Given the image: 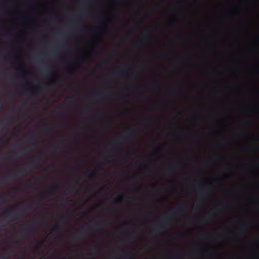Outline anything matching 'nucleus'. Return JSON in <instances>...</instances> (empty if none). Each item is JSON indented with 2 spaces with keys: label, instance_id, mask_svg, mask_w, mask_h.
<instances>
[{
  "label": "nucleus",
  "instance_id": "f03ea898",
  "mask_svg": "<svg viewBox=\"0 0 259 259\" xmlns=\"http://www.w3.org/2000/svg\"><path fill=\"white\" fill-rule=\"evenodd\" d=\"M137 133V130L134 129L130 131H127L120 135V138H115L113 142L115 144H120L122 141L132 142L133 141L134 136Z\"/></svg>",
  "mask_w": 259,
  "mask_h": 259
},
{
  "label": "nucleus",
  "instance_id": "680f3d73",
  "mask_svg": "<svg viewBox=\"0 0 259 259\" xmlns=\"http://www.w3.org/2000/svg\"><path fill=\"white\" fill-rule=\"evenodd\" d=\"M162 103L161 102H159L158 104H161Z\"/></svg>",
  "mask_w": 259,
  "mask_h": 259
},
{
  "label": "nucleus",
  "instance_id": "72a5a7b5",
  "mask_svg": "<svg viewBox=\"0 0 259 259\" xmlns=\"http://www.w3.org/2000/svg\"><path fill=\"white\" fill-rule=\"evenodd\" d=\"M20 91L22 93H26V92L28 91V90H27V89H22V90H21Z\"/></svg>",
  "mask_w": 259,
  "mask_h": 259
},
{
  "label": "nucleus",
  "instance_id": "2eb2a0df",
  "mask_svg": "<svg viewBox=\"0 0 259 259\" xmlns=\"http://www.w3.org/2000/svg\"><path fill=\"white\" fill-rule=\"evenodd\" d=\"M181 165L179 163H178L177 164H175V165H171V166H169L168 167V170L170 171V172H172L174 170V169H175L176 167L177 166H180Z\"/></svg>",
  "mask_w": 259,
  "mask_h": 259
},
{
  "label": "nucleus",
  "instance_id": "4c0bfd02",
  "mask_svg": "<svg viewBox=\"0 0 259 259\" xmlns=\"http://www.w3.org/2000/svg\"><path fill=\"white\" fill-rule=\"evenodd\" d=\"M192 111L194 113H197L198 112V110L197 109H194V110H192Z\"/></svg>",
  "mask_w": 259,
  "mask_h": 259
},
{
  "label": "nucleus",
  "instance_id": "c03bdc74",
  "mask_svg": "<svg viewBox=\"0 0 259 259\" xmlns=\"http://www.w3.org/2000/svg\"><path fill=\"white\" fill-rule=\"evenodd\" d=\"M147 119H148L150 121V122H152L153 120L151 118L148 117L147 118Z\"/></svg>",
  "mask_w": 259,
  "mask_h": 259
},
{
  "label": "nucleus",
  "instance_id": "0e129e2a",
  "mask_svg": "<svg viewBox=\"0 0 259 259\" xmlns=\"http://www.w3.org/2000/svg\"><path fill=\"white\" fill-rule=\"evenodd\" d=\"M79 15V13H77L76 14V15H77V16H78Z\"/></svg>",
  "mask_w": 259,
  "mask_h": 259
},
{
  "label": "nucleus",
  "instance_id": "4be33fe9",
  "mask_svg": "<svg viewBox=\"0 0 259 259\" xmlns=\"http://www.w3.org/2000/svg\"><path fill=\"white\" fill-rule=\"evenodd\" d=\"M165 55V53H161L156 54V57L158 58H163Z\"/></svg>",
  "mask_w": 259,
  "mask_h": 259
},
{
  "label": "nucleus",
  "instance_id": "f3484780",
  "mask_svg": "<svg viewBox=\"0 0 259 259\" xmlns=\"http://www.w3.org/2000/svg\"><path fill=\"white\" fill-rule=\"evenodd\" d=\"M123 196L122 195H118L116 198V201L118 202L121 203L123 201Z\"/></svg>",
  "mask_w": 259,
  "mask_h": 259
},
{
  "label": "nucleus",
  "instance_id": "f257e3e1",
  "mask_svg": "<svg viewBox=\"0 0 259 259\" xmlns=\"http://www.w3.org/2000/svg\"><path fill=\"white\" fill-rule=\"evenodd\" d=\"M187 207L186 204H180L178 206L176 210L170 209L168 213L164 215L163 218L160 220L158 224L152 227L151 231L161 232L164 231L167 227L171 225V217L177 215L184 212Z\"/></svg>",
  "mask_w": 259,
  "mask_h": 259
},
{
  "label": "nucleus",
  "instance_id": "aec40b11",
  "mask_svg": "<svg viewBox=\"0 0 259 259\" xmlns=\"http://www.w3.org/2000/svg\"><path fill=\"white\" fill-rule=\"evenodd\" d=\"M126 258H132V254L130 252L124 251Z\"/></svg>",
  "mask_w": 259,
  "mask_h": 259
},
{
  "label": "nucleus",
  "instance_id": "58836bf2",
  "mask_svg": "<svg viewBox=\"0 0 259 259\" xmlns=\"http://www.w3.org/2000/svg\"><path fill=\"white\" fill-rule=\"evenodd\" d=\"M3 106V105L2 102L1 100L0 99V109H1L2 108Z\"/></svg>",
  "mask_w": 259,
  "mask_h": 259
},
{
  "label": "nucleus",
  "instance_id": "bf43d9fd",
  "mask_svg": "<svg viewBox=\"0 0 259 259\" xmlns=\"http://www.w3.org/2000/svg\"><path fill=\"white\" fill-rule=\"evenodd\" d=\"M42 244H43V243H40L39 244V245H40V246H42Z\"/></svg>",
  "mask_w": 259,
  "mask_h": 259
},
{
  "label": "nucleus",
  "instance_id": "f704fd0d",
  "mask_svg": "<svg viewBox=\"0 0 259 259\" xmlns=\"http://www.w3.org/2000/svg\"><path fill=\"white\" fill-rule=\"evenodd\" d=\"M139 26H140V23H137L135 24V25L134 26V27L136 28L138 27Z\"/></svg>",
  "mask_w": 259,
  "mask_h": 259
},
{
  "label": "nucleus",
  "instance_id": "052dcab7",
  "mask_svg": "<svg viewBox=\"0 0 259 259\" xmlns=\"http://www.w3.org/2000/svg\"><path fill=\"white\" fill-rule=\"evenodd\" d=\"M142 97H144V98H146V97L144 95V94H142Z\"/></svg>",
  "mask_w": 259,
  "mask_h": 259
},
{
  "label": "nucleus",
  "instance_id": "7c9ffc66",
  "mask_svg": "<svg viewBox=\"0 0 259 259\" xmlns=\"http://www.w3.org/2000/svg\"><path fill=\"white\" fill-rule=\"evenodd\" d=\"M74 189V187H72L71 188L67 190L68 192H72Z\"/></svg>",
  "mask_w": 259,
  "mask_h": 259
},
{
  "label": "nucleus",
  "instance_id": "5701e85b",
  "mask_svg": "<svg viewBox=\"0 0 259 259\" xmlns=\"http://www.w3.org/2000/svg\"><path fill=\"white\" fill-rule=\"evenodd\" d=\"M91 251L94 253H96L98 252H99L100 251V249H99L97 247H94L92 249H91Z\"/></svg>",
  "mask_w": 259,
  "mask_h": 259
},
{
  "label": "nucleus",
  "instance_id": "bb28decb",
  "mask_svg": "<svg viewBox=\"0 0 259 259\" xmlns=\"http://www.w3.org/2000/svg\"><path fill=\"white\" fill-rule=\"evenodd\" d=\"M213 162V160L212 159H210L207 161H205L203 162V164L204 165L208 164L210 162Z\"/></svg>",
  "mask_w": 259,
  "mask_h": 259
},
{
  "label": "nucleus",
  "instance_id": "09e8293b",
  "mask_svg": "<svg viewBox=\"0 0 259 259\" xmlns=\"http://www.w3.org/2000/svg\"><path fill=\"white\" fill-rule=\"evenodd\" d=\"M38 158L39 160H41V155H39L38 156Z\"/></svg>",
  "mask_w": 259,
  "mask_h": 259
},
{
  "label": "nucleus",
  "instance_id": "8fccbe9b",
  "mask_svg": "<svg viewBox=\"0 0 259 259\" xmlns=\"http://www.w3.org/2000/svg\"><path fill=\"white\" fill-rule=\"evenodd\" d=\"M37 222H38L37 221H33V222L31 223V224H35L36 223H37Z\"/></svg>",
  "mask_w": 259,
  "mask_h": 259
},
{
  "label": "nucleus",
  "instance_id": "20e7f679",
  "mask_svg": "<svg viewBox=\"0 0 259 259\" xmlns=\"http://www.w3.org/2000/svg\"><path fill=\"white\" fill-rule=\"evenodd\" d=\"M3 212L9 219H10V221H13L18 218V215L21 211L16 210L14 206H11L8 209L5 210Z\"/></svg>",
  "mask_w": 259,
  "mask_h": 259
},
{
  "label": "nucleus",
  "instance_id": "39448f33",
  "mask_svg": "<svg viewBox=\"0 0 259 259\" xmlns=\"http://www.w3.org/2000/svg\"><path fill=\"white\" fill-rule=\"evenodd\" d=\"M149 29H146L142 33V37L139 40L136 41V44L138 46H140L143 44L144 41H147L149 38Z\"/></svg>",
  "mask_w": 259,
  "mask_h": 259
},
{
  "label": "nucleus",
  "instance_id": "412c9836",
  "mask_svg": "<svg viewBox=\"0 0 259 259\" xmlns=\"http://www.w3.org/2000/svg\"><path fill=\"white\" fill-rule=\"evenodd\" d=\"M73 100H74V97L73 96H70L65 100V102H66L67 103H69V102L73 101Z\"/></svg>",
  "mask_w": 259,
  "mask_h": 259
},
{
  "label": "nucleus",
  "instance_id": "393cba45",
  "mask_svg": "<svg viewBox=\"0 0 259 259\" xmlns=\"http://www.w3.org/2000/svg\"><path fill=\"white\" fill-rule=\"evenodd\" d=\"M96 116L97 117H100L101 116V111L100 109H98L96 112Z\"/></svg>",
  "mask_w": 259,
  "mask_h": 259
},
{
  "label": "nucleus",
  "instance_id": "5fc2aeb1",
  "mask_svg": "<svg viewBox=\"0 0 259 259\" xmlns=\"http://www.w3.org/2000/svg\"><path fill=\"white\" fill-rule=\"evenodd\" d=\"M21 145V144H18L15 146V148H17L18 147H20Z\"/></svg>",
  "mask_w": 259,
  "mask_h": 259
},
{
  "label": "nucleus",
  "instance_id": "423d86ee",
  "mask_svg": "<svg viewBox=\"0 0 259 259\" xmlns=\"http://www.w3.org/2000/svg\"><path fill=\"white\" fill-rule=\"evenodd\" d=\"M197 190L199 194L198 199L200 201H203L204 198L210 194V190L207 188L203 189V190H200L199 189L197 188Z\"/></svg>",
  "mask_w": 259,
  "mask_h": 259
},
{
  "label": "nucleus",
  "instance_id": "ddd939ff",
  "mask_svg": "<svg viewBox=\"0 0 259 259\" xmlns=\"http://www.w3.org/2000/svg\"><path fill=\"white\" fill-rule=\"evenodd\" d=\"M85 176L90 179H93L96 177V173L94 171L86 172Z\"/></svg>",
  "mask_w": 259,
  "mask_h": 259
},
{
  "label": "nucleus",
  "instance_id": "6e6552de",
  "mask_svg": "<svg viewBox=\"0 0 259 259\" xmlns=\"http://www.w3.org/2000/svg\"><path fill=\"white\" fill-rule=\"evenodd\" d=\"M78 235L76 237H73L72 239L73 241H76L79 239H81L83 238L84 235L86 234V231L84 229V227H81V232H77Z\"/></svg>",
  "mask_w": 259,
  "mask_h": 259
},
{
  "label": "nucleus",
  "instance_id": "b1692460",
  "mask_svg": "<svg viewBox=\"0 0 259 259\" xmlns=\"http://www.w3.org/2000/svg\"><path fill=\"white\" fill-rule=\"evenodd\" d=\"M67 221V218L66 217H62L60 219V223L64 224Z\"/></svg>",
  "mask_w": 259,
  "mask_h": 259
},
{
  "label": "nucleus",
  "instance_id": "c9c22d12",
  "mask_svg": "<svg viewBox=\"0 0 259 259\" xmlns=\"http://www.w3.org/2000/svg\"><path fill=\"white\" fill-rule=\"evenodd\" d=\"M12 153V152H10L6 154V155H7V156H8V157H11Z\"/></svg>",
  "mask_w": 259,
  "mask_h": 259
},
{
  "label": "nucleus",
  "instance_id": "338daca9",
  "mask_svg": "<svg viewBox=\"0 0 259 259\" xmlns=\"http://www.w3.org/2000/svg\"><path fill=\"white\" fill-rule=\"evenodd\" d=\"M37 92H33V94H35Z\"/></svg>",
  "mask_w": 259,
  "mask_h": 259
},
{
  "label": "nucleus",
  "instance_id": "c756f323",
  "mask_svg": "<svg viewBox=\"0 0 259 259\" xmlns=\"http://www.w3.org/2000/svg\"><path fill=\"white\" fill-rule=\"evenodd\" d=\"M37 146H38V144L37 143H34L29 147V148H31V147L35 148V147H37Z\"/></svg>",
  "mask_w": 259,
  "mask_h": 259
},
{
  "label": "nucleus",
  "instance_id": "a19ab883",
  "mask_svg": "<svg viewBox=\"0 0 259 259\" xmlns=\"http://www.w3.org/2000/svg\"><path fill=\"white\" fill-rule=\"evenodd\" d=\"M114 57V55H113V54H111V55H110L109 56V58H110V59H113Z\"/></svg>",
  "mask_w": 259,
  "mask_h": 259
},
{
  "label": "nucleus",
  "instance_id": "a878e982",
  "mask_svg": "<svg viewBox=\"0 0 259 259\" xmlns=\"http://www.w3.org/2000/svg\"><path fill=\"white\" fill-rule=\"evenodd\" d=\"M28 148H25L23 150H22L21 151H20V153L22 155H26L27 153L26 152V151L27 150Z\"/></svg>",
  "mask_w": 259,
  "mask_h": 259
},
{
  "label": "nucleus",
  "instance_id": "a18cd8bd",
  "mask_svg": "<svg viewBox=\"0 0 259 259\" xmlns=\"http://www.w3.org/2000/svg\"><path fill=\"white\" fill-rule=\"evenodd\" d=\"M0 224L1 225V227H4L5 226V224H4V222H0Z\"/></svg>",
  "mask_w": 259,
  "mask_h": 259
},
{
  "label": "nucleus",
  "instance_id": "1a4fd4ad",
  "mask_svg": "<svg viewBox=\"0 0 259 259\" xmlns=\"http://www.w3.org/2000/svg\"><path fill=\"white\" fill-rule=\"evenodd\" d=\"M59 185L58 184H56L52 187L45 189L44 190V193L46 195H52L53 194L54 190L59 188Z\"/></svg>",
  "mask_w": 259,
  "mask_h": 259
},
{
  "label": "nucleus",
  "instance_id": "a211bd4d",
  "mask_svg": "<svg viewBox=\"0 0 259 259\" xmlns=\"http://www.w3.org/2000/svg\"><path fill=\"white\" fill-rule=\"evenodd\" d=\"M41 71L43 75L45 76H48L50 75V72L48 71H45L42 68L41 69Z\"/></svg>",
  "mask_w": 259,
  "mask_h": 259
},
{
  "label": "nucleus",
  "instance_id": "13d9d810",
  "mask_svg": "<svg viewBox=\"0 0 259 259\" xmlns=\"http://www.w3.org/2000/svg\"><path fill=\"white\" fill-rule=\"evenodd\" d=\"M59 107H60V108H62V107H63V105L62 104H61V105H60L59 106Z\"/></svg>",
  "mask_w": 259,
  "mask_h": 259
},
{
  "label": "nucleus",
  "instance_id": "864d4df0",
  "mask_svg": "<svg viewBox=\"0 0 259 259\" xmlns=\"http://www.w3.org/2000/svg\"><path fill=\"white\" fill-rule=\"evenodd\" d=\"M188 58H189V56H188V55H187V56H186L184 57V59H188Z\"/></svg>",
  "mask_w": 259,
  "mask_h": 259
},
{
  "label": "nucleus",
  "instance_id": "e433bc0d",
  "mask_svg": "<svg viewBox=\"0 0 259 259\" xmlns=\"http://www.w3.org/2000/svg\"><path fill=\"white\" fill-rule=\"evenodd\" d=\"M103 25L104 26H107V22L106 21H104L103 22Z\"/></svg>",
  "mask_w": 259,
  "mask_h": 259
},
{
  "label": "nucleus",
  "instance_id": "37998d69",
  "mask_svg": "<svg viewBox=\"0 0 259 259\" xmlns=\"http://www.w3.org/2000/svg\"><path fill=\"white\" fill-rule=\"evenodd\" d=\"M108 223V222L107 221H104L103 222V225H105Z\"/></svg>",
  "mask_w": 259,
  "mask_h": 259
},
{
  "label": "nucleus",
  "instance_id": "de8ad7c7",
  "mask_svg": "<svg viewBox=\"0 0 259 259\" xmlns=\"http://www.w3.org/2000/svg\"><path fill=\"white\" fill-rule=\"evenodd\" d=\"M125 155H126L127 157H128V156H129V152H126L125 153Z\"/></svg>",
  "mask_w": 259,
  "mask_h": 259
},
{
  "label": "nucleus",
  "instance_id": "ea45409f",
  "mask_svg": "<svg viewBox=\"0 0 259 259\" xmlns=\"http://www.w3.org/2000/svg\"><path fill=\"white\" fill-rule=\"evenodd\" d=\"M4 159H5L4 156H0V161H3V160H4Z\"/></svg>",
  "mask_w": 259,
  "mask_h": 259
},
{
  "label": "nucleus",
  "instance_id": "3c124183",
  "mask_svg": "<svg viewBox=\"0 0 259 259\" xmlns=\"http://www.w3.org/2000/svg\"><path fill=\"white\" fill-rule=\"evenodd\" d=\"M176 254H177V253H171V255L172 256H174V255H176Z\"/></svg>",
  "mask_w": 259,
  "mask_h": 259
},
{
  "label": "nucleus",
  "instance_id": "9b49d317",
  "mask_svg": "<svg viewBox=\"0 0 259 259\" xmlns=\"http://www.w3.org/2000/svg\"><path fill=\"white\" fill-rule=\"evenodd\" d=\"M44 131L46 132H52L54 129V126L53 125H47L42 128Z\"/></svg>",
  "mask_w": 259,
  "mask_h": 259
},
{
  "label": "nucleus",
  "instance_id": "4468645a",
  "mask_svg": "<svg viewBox=\"0 0 259 259\" xmlns=\"http://www.w3.org/2000/svg\"><path fill=\"white\" fill-rule=\"evenodd\" d=\"M95 96L101 98L104 96L106 95V93L104 92H97L94 94Z\"/></svg>",
  "mask_w": 259,
  "mask_h": 259
},
{
  "label": "nucleus",
  "instance_id": "cd10ccee",
  "mask_svg": "<svg viewBox=\"0 0 259 259\" xmlns=\"http://www.w3.org/2000/svg\"><path fill=\"white\" fill-rule=\"evenodd\" d=\"M60 229V227L59 225H56L54 229H53V231H57V230H58Z\"/></svg>",
  "mask_w": 259,
  "mask_h": 259
},
{
  "label": "nucleus",
  "instance_id": "79ce46f5",
  "mask_svg": "<svg viewBox=\"0 0 259 259\" xmlns=\"http://www.w3.org/2000/svg\"><path fill=\"white\" fill-rule=\"evenodd\" d=\"M53 54L54 56H57L58 55V53L56 51H53Z\"/></svg>",
  "mask_w": 259,
  "mask_h": 259
},
{
  "label": "nucleus",
  "instance_id": "f8f14e48",
  "mask_svg": "<svg viewBox=\"0 0 259 259\" xmlns=\"http://www.w3.org/2000/svg\"><path fill=\"white\" fill-rule=\"evenodd\" d=\"M34 139V137L32 135H29L23 137V140L27 142H30Z\"/></svg>",
  "mask_w": 259,
  "mask_h": 259
},
{
  "label": "nucleus",
  "instance_id": "9d476101",
  "mask_svg": "<svg viewBox=\"0 0 259 259\" xmlns=\"http://www.w3.org/2000/svg\"><path fill=\"white\" fill-rule=\"evenodd\" d=\"M24 232L26 235H31L35 232V229L32 227H28L24 229Z\"/></svg>",
  "mask_w": 259,
  "mask_h": 259
},
{
  "label": "nucleus",
  "instance_id": "2f4dec72",
  "mask_svg": "<svg viewBox=\"0 0 259 259\" xmlns=\"http://www.w3.org/2000/svg\"><path fill=\"white\" fill-rule=\"evenodd\" d=\"M109 210L110 211H112V212H115L117 210V209L115 208H110Z\"/></svg>",
  "mask_w": 259,
  "mask_h": 259
},
{
  "label": "nucleus",
  "instance_id": "7ed1b4c3",
  "mask_svg": "<svg viewBox=\"0 0 259 259\" xmlns=\"http://www.w3.org/2000/svg\"><path fill=\"white\" fill-rule=\"evenodd\" d=\"M33 165V164L31 162H29L28 165L27 166H23L20 171L18 172L13 175L12 176H10L8 178H5L1 180V182L2 184L5 183V182L7 180L8 178L13 179L14 178H19L20 177H24L28 175L30 171L32 170L30 167L31 166Z\"/></svg>",
  "mask_w": 259,
  "mask_h": 259
},
{
  "label": "nucleus",
  "instance_id": "6e6d98bb",
  "mask_svg": "<svg viewBox=\"0 0 259 259\" xmlns=\"http://www.w3.org/2000/svg\"><path fill=\"white\" fill-rule=\"evenodd\" d=\"M153 143L154 144H156L157 143V141L156 140H154L153 142Z\"/></svg>",
  "mask_w": 259,
  "mask_h": 259
},
{
  "label": "nucleus",
  "instance_id": "603ef678",
  "mask_svg": "<svg viewBox=\"0 0 259 259\" xmlns=\"http://www.w3.org/2000/svg\"><path fill=\"white\" fill-rule=\"evenodd\" d=\"M83 4H85V5H90V3H88V2H85V3H83Z\"/></svg>",
  "mask_w": 259,
  "mask_h": 259
},
{
  "label": "nucleus",
  "instance_id": "69168bd1",
  "mask_svg": "<svg viewBox=\"0 0 259 259\" xmlns=\"http://www.w3.org/2000/svg\"><path fill=\"white\" fill-rule=\"evenodd\" d=\"M149 214H152V212H149Z\"/></svg>",
  "mask_w": 259,
  "mask_h": 259
},
{
  "label": "nucleus",
  "instance_id": "49530a36",
  "mask_svg": "<svg viewBox=\"0 0 259 259\" xmlns=\"http://www.w3.org/2000/svg\"><path fill=\"white\" fill-rule=\"evenodd\" d=\"M172 68L174 70H176L177 69V67L176 66H173Z\"/></svg>",
  "mask_w": 259,
  "mask_h": 259
},
{
  "label": "nucleus",
  "instance_id": "c85d7f7f",
  "mask_svg": "<svg viewBox=\"0 0 259 259\" xmlns=\"http://www.w3.org/2000/svg\"><path fill=\"white\" fill-rule=\"evenodd\" d=\"M10 255L9 254H5V255H3L1 257L0 259H6L7 257H9Z\"/></svg>",
  "mask_w": 259,
  "mask_h": 259
},
{
  "label": "nucleus",
  "instance_id": "473e14b6",
  "mask_svg": "<svg viewBox=\"0 0 259 259\" xmlns=\"http://www.w3.org/2000/svg\"><path fill=\"white\" fill-rule=\"evenodd\" d=\"M253 40L255 42H258L259 41V38L258 37H255L254 39H253Z\"/></svg>",
  "mask_w": 259,
  "mask_h": 259
},
{
  "label": "nucleus",
  "instance_id": "dca6fc26",
  "mask_svg": "<svg viewBox=\"0 0 259 259\" xmlns=\"http://www.w3.org/2000/svg\"><path fill=\"white\" fill-rule=\"evenodd\" d=\"M248 226L246 224H244L242 227L239 229V231L241 233H244L246 231V228Z\"/></svg>",
  "mask_w": 259,
  "mask_h": 259
},
{
  "label": "nucleus",
  "instance_id": "6ab92c4d",
  "mask_svg": "<svg viewBox=\"0 0 259 259\" xmlns=\"http://www.w3.org/2000/svg\"><path fill=\"white\" fill-rule=\"evenodd\" d=\"M169 93L170 94V95H174V94H180L181 93V92L179 91H177V90H170L169 92Z\"/></svg>",
  "mask_w": 259,
  "mask_h": 259
},
{
  "label": "nucleus",
  "instance_id": "4d7b16f0",
  "mask_svg": "<svg viewBox=\"0 0 259 259\" xmlns=\"http://www.w3.org/2000/svg\"><path fill=\"white\" fill-rule=\"evenodd\" d=\"M99 229L100 230L102 229V225H100V227L99 228Z\"/></svg>",
  "mask_w": 259,
  "mask_h": 259
},
{
  "label": "nucleus",
  "instance_id": "0eeeda50",
  "mask_svg": "<svg viewBox=\"0 0 259 259\" xmlns=\"http://www.w3.org/2000/svg\"><path fill=\"white\" fill-rule=\"evenodd\" d=\"M120 74H126V75L128 74V67L127 65H124L120 71L118 70H114L111 75H114V76H118Z\"/></svg>",
  "mask_w": 259,
  "mask_h": 259
},
{
  "label": "nucleus",
  "instance_id": "e2e57ef3",
  "mask_svg": "<svg viewBox=\"0 0 259 259\" xmlns=\"http://www.w3.org/2000/svg\"><path fill=\"white\" fill-rule=\"evenodd\" d=\"M169 184H172L173 183H172V182H169Z\"/></svg>",
  "mask_w": 259,
  "mask_h": 259
},
{
  "label": "nucleus",
  "instance_id": "774afa93",
  "mask_svg": "<svg viewBox=\"0 0 259 259\" xmlns=\"http://www.w3.org/2000/svg\"><path fill=\"white\" fill-rule=\"evenodd\" d=\"M104 65H106V62H105L104 63H103Z\"/></svg>",
  "mask_w": 259,
  "mask_h": 259
}]
</instances>
